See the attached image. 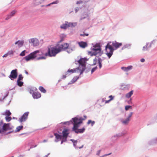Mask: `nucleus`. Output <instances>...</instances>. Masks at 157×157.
Segmentation results:
<instances>
[{"label": "nucleus", "mask_w": 157, "mask_h": 157, "mask_svg": "<svg viewBox=\"0 0 157 157\" xmlns=\"http://www.w3.org/2000/svg\"><path fill=\"white\" fill-rule=\"evenodd\" d=\"M109 98H110V99L108 100L105 101V104L106 103H109L110 101H111L113 100L114 99V97L112 95H110L109 96Z\"/></svg>", "instance_id": "nucleus-22"}, {"label": "nucleus", "mask_w": 157, "mask_h": 157, "mask_svg": "<svg viewBox=\"0 0 157 157\" xmlns=\"http://www.w3.org/2000/svg\"><path fill=\"white\" fill-rule=\"evenodd\" d=\"M78 10H76V12H77V11Z\"/></svg>", "instance_id": "nucleus-55"}, {"label": "nucleus", "mask_w": 157, "mask_h": 157, "mask_svg": "<svg viewBox=\"0 0 157 157\" xmlns=\"http://www.w3.org/2000/svg\"><path fill=\"white\" fill-rule=\"evenodd\" d=\"M126 111L128 110L129 109H132V107L131 105H126L125 107Z\"/></svg>", "instance_id": "nucleus-31"}, {"label": "nucleus", "mask_w": 157, "mask_h": 157, "mask_svg": "<svg viewBox=\"0 0 157 157\" xmlns=\"http://www.w3.org/2000/svg\"><path fill=\"white\" fill-rule=\"evenodd\" d=\"M83 145H82L80 147H78L79 148H81L83 147Z\"/></svg>", "instance_id": "nucleus-50"}, {"label": "nucleus", "mask_w": 157, "mask_h": 157, "mask_svg": "<svg viewBox=\"0 0 157 157\" xmlns=\"http://www.w3.org/2000/svg\"><path fill=\"white\" fill-rule=\"evenodd\" d=\"M24 43L23 41H20L19 40L17 41L16 42L15 44H18V46L19 47H21L23 46Z\"/></svg>", "instance_id": "nucleus-19"}, {"label": "nucleus", "mask_w": 157, "mask_h": 157, "mask_svg": "<svg viewBox=\"0 0 157 157\" xmlns=\"http://www.w3.org/2000/svg\"><path fill=\"white\" fill-rule=\"evenodd\" d=\"M78 78H76V79H75V80H74V81H73V82H75V81L77 80V79H78Z\"/></svg>", "instance_id": "nucleus-52"}, {"label": "nucleus", "mask_w": 157, "mask_h": 157, "mask_svg": "<svg viewBox=\"0 0 157 157\" xmlns=\"http://www.w3.org/2000/svg\"><path fill=\"white\" fill-rule=\"evenodd\" d=\"M39 89V90L41 91L42 92L45 93L46 92V90L44 89L43 86H40Z\"/></svg>", "instance_id": "nucleus-23"}, {"label": "nucleus", "mask_w": 157, "mask_h": 157, "mask_svg": "<svg viewBox=\"0 0 157 157\" xmlns=\"http://www.w3.org/2000/svg\"><path fill=\"white\" fill-rule=\"evenodd\" d=\"M45 0H34L33 4L35 6H38L42 3Z\"/></svg>", "instance_id": "nucleus-15"}, {"label": "nucleus", "mask_w": 157, "mask_h": 157, "mask_svg": "<svg viewBox=\"0 0 157 157\" xmlns=\"http://www.w3.org/2000/svg\"><path fill=\"white\" fill-rule=\"evenodd\" d=\"M82 3V1L80 0V1H78L76 2V4H78Z\"/></svg>", "instance_id": "nucleus-44"}, {"label": "nucleus", "mask_w": 157, "mask_h": 157, "mask_svg": "<svg viewBox=\"0 0 157 157\" xmlns=\"http://www.w3.org/2000/svg\"><path fill=\"white\" fill-rule=\"evenodd\" d=\"M58 2H59V1L58 0H56L55 1L53 2H52L46 5V6H49L51 5L57 4Z\"/></svg>", "instance_id": "nucleus-25"}, {"label": "nucleus", "mask_w": 157, "mask_h": 157, "mask_svg": "<svg viewBox=\"0 0 157 157\" xmlns=\"http://www.w3.org/2000/svg\"><path fill=\"white\" fill-rule=\"evenodd\" d=\"M98 61L99 68H101L102 67V64L101 63V60L100 59H99L98 60Z\"/></svg>", "instance_id": "nucleus-27"}, {"label": "nucleus", "mask_w": 157, "mask_h": 157, "mask_svg": "<svg viewBox=\"0 0 157 157\" xmlns=\"http://www.w3.org/2000/svg\"><path fill=\"white\" fill-rule=\"evenodd\" d=\"M83 120V119L81 118H78L77 117L72 118L73 124L72 130L76 133H82L84 132L85 130V129L84 128L81 129L78 128L79 127L80 124L82 123Z\"/></svg>", "instance_id": "nucleus-3"}, {"label": "nucleus", "mask_w": 157, "mask_h": 157, "mask_svg": "<svg viewBox=\"0 0 157 157\" xmlns=\"http://www.w3.org/2000/svg\"><path fill=\"white\" fill-rule=\"evenodd\" d=\"M63 143V141H62L61 142V144H62Z\"/></svg>", "instance_id": "nucleus-54"}, {"label": "nucleus", "mask_w": 157, "mask_h": 157, "mask_svg": "<svg viewBox=\"0 0 157 157\" xmlns=\"http://www.w3.org/2000/svg\"><path fill=\"white\" fill-rule=\"evenodd\" d=\"M97 69V67H96L93 68H92V69L91 70V73H92Z\"/></svg>", "instance_id": "nucleus-38"}, {"label": "nucleus", "mask_w": 157, "mask_h": 157, "mask_svg": "<svg viewBox=\"0 0 157 157\" xmlns=\"http://www.w3.org/2000/svg\"><path fill=\"white\" fill-rule=\"evenodd\" d=\"M133 90H131L129 93H127L126 95H125V97L126 98H130L131 96L133 94Z\"/></svg>", "instance_id": "nucleus-20"}, {"label": "nucleus", "mask_w": 157, "mask_h": 157, "mask_svg": "<svg viewBox=\"0 0 157 157\" xmlns=\"http://www.w3.org/2000/svg\"><path fill=\"white\" fill-rule=\"evenodd\" d=\"M54 135L57 140H61L62 137L61 135H59L57 133H54Z\"/></svg>", "instance_id": "nucleus-21"}, {"label": "nucleus", "mask_w": 157, "mask_h": 157, "mask_svg": "<svg viewBox=\"0 0 157 157\" xmlns=\"http://www.w3.org/2000/svg\"><path fill=\"white\" fill-rule=\"evenodd\" d=\"M17 85L19 86H22L23 82L19 80L18 81V80L17 81Z\"/></svg>", "instance_id": "nucleus-24"}, {"label": "nucleus", "mask_w": 157, "mask_h": 157, "mask_svg": "<svg viewBox=\"0 0 157 157\" xmlns=\"http://www.w3.org/2000/svg\"><path fill=\"white\" fill-rule=\"evenodd\" d=\"M25 50H24L20 54V56H24L25 55Z\"/></svg>", "instance_id": "nucleus-35"}, {"label": "nucleus", "mask_w": 157, "mask_h": 157, "mask_svg": "<svg viewBox=\"0 0 157 157\" xmlns=\"http://www.w3.org/2000/svg\"><path fill=\"white\" fill-rule=\"evenodd\" d=\"M89 35V34L88 33H84L83 34H80V36H88Z\"/></svg>", "instance_id": "nucleus-36"}, {"label": "nucleus", "mask_w": 157, "mask_h": 157, "mask_svg": "<svg viewBox=\"0 0 157 157\" xmlns=\"http://www.w3.org/2000/svg\"><path fill=\"white\" fill-rule=\"evenodd\" d=\"M25 73H26L27 74H28V72L26 71H25Z\"/></svg>", "instance_id": "nucleus-53"}, {"label": "nucleus", "mask_w": 157, "mask_h": 157, "mask_svg": "<svg viewBox=\"0 0 157 157\" xmlns=\"http://www.w3.org/2000/svg\"><path fill=\"white\" fill-rule=\"evenodd\" d=\"M45 59V57L44 56L40 57L37 58L38 60H39L40 59Z\"/></svg>", "instance_id": "nucleus-41"}, {"label": "nucleus", "mask_w": 157, "mask_h": 157, "mask_svg": "<svg viewBox=\"0 0 157 157\" xmlns=\"http://www.w3.org/2000/svg\"><path fill=\"white\" fill-rule=\"evenodd\" d=\"M70 121H67V122H63V123L64 124H69L70 123Z\"/></svg>", "instance_id": "nucleus-42"}, {"label": "nucleus", "mask_w": 157, "mask_h": 157, "mask_svg": "<svg viewBox=\"0 0 157 157\" xmlns=\"http://www.w3.org/2000/svg\"><path fill=\"white\" fill-rule=\"evenodd\" d=\"M12 118L10 117L9 116H6V120L7 121L9 122L11 120Z\"/></svg>", "instance_id": "nucleus-29"}, {"label": "nucleus", "mask_w": 157, "mask_h": 157, "mask_svg": "<svg viewBox=\"0 0 157 157\" xmlns=\"http://www.w3.org/2000/svg\"><path fill=\"white\" fill-rule=\"evenodd\" d=\"M84 119H83V120L85 119L86 118V116H84ZM82 119H83V118H82Z\"/></svg>", "instance_id": "nucleus-51"}, {"label": "nucleus", "mask_w": 157, "mask_h": 157, "mask_svg": "<svg viewBox=\"0 0 157 157\" xmlns=\"http://www.w3.org/2000/svg\"><path fill=\"white\" fill-rule=\"evenodd\" d=\"M69 23L73 24V25H71V26H70V27L75 26L76 25V23Z\"/></svg>", "instance_id": "nucleus-45"}, {"label": "nucleus", "mask_w": 157, "mask_h": 157, "mask_svg": "<svg viewBox=\"0 0 157 157\" xmlns=\"http://www.w3.org/2000/svg\"><path fill=\"white\" fill-rule=\"evenodd\" d=\"M111 154V153H109V154H105L104 155V156H106L107 155H109L110 154Z\"/></svg>", "instance_id": "nucleus-49"}, {"label": "nucleus", "mask_w": 157, "mask_h": 157, "mask_svg": "<svg viewBox=\"0 0 157 157\" xmlns=\"http://www.w3.org/2000/svg\"><path fill=\"white\" fill-rule=\"evenodd\" d=\"M71 25H72L73 24H70L67 22H66L65 23L63 24L61 26L60 28L62 29H65L71 26Z\"/></svg>", "instance_id": "nucleus-12"}, {"label": "nucleus", "mask_w": 157, "mask_h": 157, "mask_svg": "<svg viewBox=\"0 0 157 157\" xmlns=\"http://www.w3.org/2000/svg\"><path fill=\"white\" fill-rule=\"evenodd\" d=\"M29 114V112H26L19 119V121L22 122L25 121L27 118Z\"/></svg>", "instance_id": "nucleus-9"}, {"label": "nucleus", "mask_w": 157, "mask_h": 157, "mask_svg": "<svg viewBox=\"0 0 157 157\" xmlns=\"http://www.w3.org/2000/svg\"><path fill=\"white\" fill-rule=\"evenodd\" d=\"M69 130L67 129H64L62 132L63 136L66 139L69 134Z\"/></svg>", "instance_id": "nucleus-13"}, {"label": "nucleus", "mask_w": 157, "mask_h": 157, "mask_svg": "<svg viewBox=\"0 0 157 157\" xmlns=\"http://www.w3.org/2000/svg\"><path fill=\"white\" fill-rule=\"evenodd\" d=\"M71 140L72 141V142H73L74 145V146H75L76 145V144H77V140Z\"/></svg>", "instance_id": "nucleus-37"}, {"label": "nucleus", "mask_w": 157, "mask_h": 157, "mask_svg": "<svg viewBox=\"0 0 157 157\" xmlns=\"http://www.w3.org/2000/svg\"><path fill=\"white\" fill-rule=\"evenodd\" d=\"M122 45V43H118L116 41L110 42L105 47L106 51V54L109 58H110L113 54L114 49L113 47L115 48V49L119 48Z\"/></svg>", "instance_id": "nucleus-2"}, {"label": "nucleus", "mask_w": 157, "mask_h": 157, "mask_svg": "<svg viewBox=\"0 0 157 157\" xmlns=\"http://www.w3.org/2000/svg\"><path fill=\"white\" fill-rule=\"evenodd\" d=\"M23 127L22 126H20L17 127L16 128L17 131H19L20 130L22 129Z\"/></svg>", "instance_id": "nucleus-33"}, {"label": "nucleus", "mask_w": 157, "mask_h": 157, "mask_svg": "<svg viewBox=\"0 0 157 157\" xmlns=\"http://www.w3.org/2000/svg\"><path fill=\"white\" fill-rule=\"evenodd\" d=\"M92 49V56H100L101 55V48L100 46L94 47Z\"/></svg>", "instance_id": "nucleus-5"}, {"label": "nucleus", "mask_w": 157, "mask_h": 157, "mask_svg": "<svg viewBox=\"0 0 157 157\" xmlns=\"http://www.w3.org/2000/svg\"><path fill=\"white\" fill-rule=\"evenodd\" d=\"M23 77L22 76V75H19L18 76V78L17 80H18L19 81V80L21 81V80H22L23 79Z\"/></svg>", "instance_id": "nucleus-30"}, {"label": "nucleus", "mask_w": 157, "mask_h": 157, "mask_svg": "<svg viewBox=\"0 0 157 157\" xmlns=\"http://www.w3.org/2000/svg\"><path fill=\"white\" fill-rule=\"evenodd\" d=\"M87 123L88 124H90L91 123L92 126H93L94 124V121H92L90 120H89L88 121Z\"/></svg>", "instance_id": "nucleus-32"}, {"label": "nucleus", "mask_w": 157, "mask_h": 157, "mask_svg": "<svg viewBox=\"0 0 157 157\" xmlns=\"http://www.w3.org/2000/svg\"><path fill=\"white\" fill-rule=\"evenodd\" d=\"M130 119L129 118H127L125 120L123 121V123L125 124H127L129 121Z\"/></svg>", "instance_id": "nucleus-26"}, {"label": "nucleus", "mask_w": 157, "mask_h": 157, "mask_svg": "<svg viewBox=\"0 0 157 157\" xmlns=\"http://www.w3.org/2000/svg\"><path fill=\"white\" fill-rule=\"evenodd\" d=\"M1 132V130L0 129V132Z\"/></svg>", "instance_id": "nucleus-56"}, {"label": "nucleus", "mask_w": 157, "mask_h": 157, "mask_svg": "<svg viewBox=\"0 0 157 157\" xmlns=\"http://www.w3.org/2000/svg\"><path fill=\"white\" fill-rule=\"evenodd\" d=\"M78 69H79L78 68H76L74 69H69L68 70V71L67 72L66 74V75H67L68 74V75H69V73H75L76 72L77 70H78Z\"/></svg>", "instance_id": "nucleus-17"}, {"label": "nucleus", "mask_w": 157, "mask_h": 157, "mask_svg": "<svg viewBox=\"0 0 157 157\" xmlns=\"http://www.w3.org/2000/svg\"><path fill=\"white\" fill-rule=\"evenodd\" d=\"M152 43H148L144 45L143 48L142 50L143 51L148 50L151 47Z\"/></svg>", "instance_id": "nucleus-10"}, {"label": "nucleus", "mask_w": 157, "mask_h": 157, "mask_svg": "<svg viewBox=\"0 0 157 157\" xmlns=\"http://www.w3.org/2000/svg\"><path fill=\"white\" fill-rule=\"evenodd\" d=\"M77 44L82 48H85L87 46V44L86 42L82 41L78 42Z\"/></svg>", "instance_id": "nucleus-11"}, {"label": "nucleus", "mask_w": 157, "mask_h": 157, "mask_svg": "<svg viewBox=\"0 0 157 157\" xmlns=\"http://www.w3.org/2000/svg\"><path fill=\"white\" fill-rule=\"evenodd\" d=\"M41 95L38 92H35L33 94V96L34 99H37L41 97Z\"/></svg>", "instance_id": "nucleus-14"}, {"label": "nucleus", "mask_w": 157, "mask_h": 157, "mask_svg": "<svg viewBox=\"0 0 157 157\" xmlns=\"http://www.w3.org/2000/svg\"><path fill=\"white\" fill-rule=\"evenodd\" d=\"M30 43H32L34 46H37L39 44L38 40L36 38H33L30 39L29 40Z\"/></svg>", "instance_id": "nucleus-8"}, {"label": "nucleus", "mask_w": 157, "mask_h": 157, "mask_svg": "<svg viewBox=\"0 0 157 157\" xmlns=\"http://www.w3.org/2000/svg\"><path fill=\"white\" fill-rule=\"evenodd\" d=\"M140 61L142 62H144L145 61V59H143V58L141 59H140Z\"/></svg>", "instance_id": "nucleus-48"}, {"label": "nucleus", "mask_w": 157, "mask_h": 157, "mask_svg": "<svg viewBox=\"0 0 157 157\" xmlns=\"http://www.w3.org/2000/svg\"><path fill=\"white\" fill-rule=\"evenodd\" d=\"M8 55V53H6L5 54H4L2 56L3 57H6Z\"/></svg>", "instance_id": "nucleus-47"}, {"label": "nucleus", "mask_w": 157, "mask_h": 157, "mask_svg": "<svg viewBox=\"0 0 157 157\" xmlns=\"http://www.w3.org/2000/svg\"><path fill=\"white\" fill-rule=\"evenodd\" d=\"M11 113L9 110H7L5 112V115L6 116H10L11 115Z\"/></svg>", "instance_id": "nucleus-28"}, {"label": "nucleus", "mask_w": 157, "mask_h": 157, "mask_svg": "<svg viewBox=\"0 0 157 157\" xmlns=\"http://www.w3.org/2000/svg\"><path fill=\"white\" fill-rule=\"evenodd\" d=\"M44 142H45V140H44Z\"/></svg>", "instance_id": "nucleus-57"}, {"label": "nucleus", "mask_w": 157, "mask_h": 157, "mask_svg": "<svg viewBox=\"0 0 157 157\" xmlns=\"http://www.w3.org/2000/svg\"><path fill=\"white\" fill-rule=\"evenodd\" d=\"M17 70L16 69L13 70L11 72L9 76V78L11 80H13V79L16 78L17 76Z\"/></svg>", "instance_id": "nucleus-7"}, {"label": "nucleus", "mask_w": 157, "mask_h": 157, "mask_svg": "<svg viewBox=\"0 0 157 157\" xmlns=\"http://www.w3.org/2000/svg\"><path fill=\"white\" fill-rule=\"evenodd\" d=\"M16 13V11L15 10H13L11 12L10 14L12 17H13L14 15Z\"/></svg>", "instance_id": "nucleus-34"}, {"label": "nucleus", "mask_w": 157, "mask_h": 157, "mask_svg": "<svg viewBox=\"0 0 157 157\" xmlns=\"http://www.w3.org/2000/svg\"><path fill=\"white\" fill-rule=\"evenodd\" d=\"M40 51L38 50L35 51L25 56L24 58L25 60L27 61L34 59L37 56V54L40 53Z\"/></svg>", "instance_id": "nucleus-4"}, {"label": "nucleus", "mask_w": 157, "mask_h": 157, "mask_svg": "<svg viewBox=\"0 0 157 157\" xmlns=\"http://www.w3.org/2000/svg\"><path fill=\"white\" fill-rule=\"evenodd\" d=\"M11 17H12L9 14V15H8L6 17V18L5 19L6 20H7L10 18Z\"/></svg>", "instance_id": "nucleus-39"}, {"label": "nucleus", "mask_w": 157, "mask_h": 157, "mask_svg": "<svg viewBox=\"0 0 157 157\" xmlns=\"http://www.w3.org/2000/svg\"><path fill=\"white\" fill-rule=\"evenodd\" d=\"M69 44L67 43H64L61 44H58L55 47L48 48V52L45 53L44 55L50 57L55 56L57 54L66 49L68 53H71L73 51L74 49L69 47Z\"/></svg>", "instance_id": "nucleus-1"}, {"label": "nucleus", "mask_w": 157, "mask_h": 157, "mask_svg": "<svg viewBox=\"0 0 157 157\" xmlns=\"http://www.w3.org/2000/svg\"><path fill=\"white\" fill-rule=\"evenodd\" d=\"M88 60V59L84 58H81L78 61V63L79 65L82 67V71H83L85 69L86 62Z\"/></svg>", "instance_id": "nucleus-6"}, {"label": "nucleus", "mask_w": 157, "mask_h": 157, "mask_svg": "<svg viewBox=\"0 0 157 157\" xmlns=\"http://www.w3.org/2000/svg\"><path fill=\"white\" fill-rule=\"evenodd\" d=\"M133 114L132 112H130L128 117L127 118H129V119L132 117Z\"/></svg>", "instance_id": "nucleus-43"}, {"label": "nucleus", "mask_w": 157, "mask_h": 157, "mask_svg": "<svg viewBox=\"0 0 157 157\" xmlns=\"http://www.w3.org/2000/svg\"><path fill=\"white\" fill-rule=\"evenodd\" d=\"M10 129L9 124H4L2 127V129L3 131H7L10 130Z\"/></svg>", "instance_id": "nucleus-16"}, {"label": "nucleus", "mask_w": 157, "mask_h": 157, "mask_svg": "<svg viewBox=\"0 0 157 157\" xmlns=\"http://www.w3.org/2000/svg\"><path fill=\"white\" fill-rule=\"evenodd\" d=\"M131 100H132V98H131L130 99V100H129L128 101V104H132V101H131Z\"/></svg>", "instance_id": "nucleus-46"}, {"label": "nucleus", "mask_w": 157, "mask_h": 157, "mask_svg": "<svg viewBox=\"0 0 157 157\" xmlns=\"http://www.w3.org/2000/svg\"><path fill=\"white\" fill-rule=\"evenodd\" d=\"M97 63V59L95 58L93 60V64L95 65Z\"/></svg>", "instance_id": "nucleus-40"}, {"label": "nucleus", "mask_w": 157, "mask_h": 157, "mask_svg": "<svg viewBox=\"0 0 157 157\" xmlns=\"http://www.w3.org/2000/svg\"><path fill=\"white\" fill-rule=\"evenodd\" d=\"M132 66H129L127 67H122L121 69L124 71L128 72L129 70L132 69Z\"/></svg>", "instance_id": "nucleus-18"}]
</instances>
